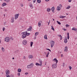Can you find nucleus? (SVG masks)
Returning a JSON list of instances; mask_svg holds the SVG:
<instances>
[{"label":"nucleus","mask_w":77,"mask_h":77,"mask_svg":"<svg viewBox=\"0 0 77 77\" xmlns=\"http://www.w3.org/2000/svg\"><path fill=\"white\" fill-rule=\"evenodd\" d=\"M22 34V39H24V38H26V32H22L21 35Z\"/></svg>","instance_id":"obj_1"},{"label":"nucleus","mask_w":77,"mask_h":77,"mask_svg":"<svg viewBox=\"0 0 77 77\" xmlns=\"http://www.w3.org/2000/svg\"><path fill=\"white\" fill-rule=\"evenodd\" d=\"M6 75L5 76L7 77L9 74H10V71L8 69H7L5 70Z\"/></svg>","instance_id":"obj_2"},{"label":"nucleus","mask_w":77,"mask_h":77,"mask_svg":"<svg viewBox=\"0 0 77 77\" xmlns=\"http://www.w3.org/2000/svg\"><path fill=\"white\" fill-rule=\"evenodd\" d=\"M33 63H31L30 65H28L27 68L28 69H30L33 67Z\"/></svg>","instance_id":"obj_3"},{"label":"nucleus","mask_w":77,"mask_h":77,"mask_svg":"<svg viewBox=\"0 0 77 77\" xmlns=\"http://www.w3.org/2000/svg\"><path fill=\"white\" fill-rule=\"evenodd\" d=\"M5 42H9V41H10V38L8 37H5Z\"/></svg>","instance_id":"obj_4"},{"label":"nucleus","mask_w":77,"mask_h":77,"mask_svg":"<svg viewBox=\"0 0 77 77\" xmlns=\"http://www.w3.org/2000/svg\"><path fill=\"white\" fill-rule=\"evenodd\" d=\"M27 43V41L26 40H24L22 42V44L23 45H26Z\"/></svg>","instance_id":"obj_5"},{"label":"nucleus","mask_w":77,"mask_h":77,"mask_svg":"<svg viewBox=\"0 0 77 77\" xmlns=\"http://www.w3.org/2000/svg\"><path fill=\"white\" fill-rule=\"evenodd\" d=\"M19 16V14H17L15 15H14V18L15 20H17L18 18V17Z\"/></svg>","instance_id":"obj_6"},{"label":"nucleus","mask_w":77,"mask_h":77,"mask_svg":"<svg viewBox=\"0 0 77 77\" xmlns=\"http://www.w3.org/2000/svg\"><path fill=\"white\" fill-rule=\"evenodd\" d=\"M54 41H52L51 42V48H52L54 46Z\"/></svg>","instance_id":"obj_7"},{"label":"nucleus","mask_w":77,"mask_h":77,"mask_svg":"<svg viewBox=\"0 0 77 77\" xmlns=\"http://www.w3.org/2000/svg\"><path fill=\"white\" fill-rule=\"evenodd\" d=\"M52 67L53 68H56L57 67V64H54L52 65Z\"/></svg>","instance_id":"obj_8"},{"label":"nucleus","mask_w":77,"mask_h":77,"mask_svg":"<svg viewBox=\"0 0 77 77\" xmlns=\"http://www.w3.org/2000/svg\"><path fill=\"white\" fill-rule=\"evenodd\" d=\"M14 17H12L11 18V23H14Z\"/></svg>","instance_id":"obj_9"},{"label":"nucleus","mask_w":77,"mask_h":77,"mask_svg":"<svg viewBox=\"0 0 77 77\" xmlns=\"http://www.w3.org/2000/svg\"><path fill=\"white\" fill-rule=\"evenodd\" d=\"M29 5L31 9H33V5L31 3H29Z\"/></svg>","instance_id":"obj_10"},{"label":"nucleus","mask_w":77,"mask_h":77,"mask_svg":"<svg viewBox=\"0 0 77 77\" xmlns=\"http://www.w3.org/2000/svg\"><path fill=\"white\" fill-rule=\"evenodd\" d=\"M32 26H29V28L28 29H27V32L31 31L32 30Z\"/></svg>","instance_id":"obj_11"},{"label":"nucleus","mask_w":77,"mask_h":77,"mask_svg":"<svg viewBox=\"0 0 77 77\" xmlns=\"http://www.w3.org/2000/svg\"><path fill=\"white\" fill-rule=\"evenodd\" d=\"M64 42L65 44H66V43L68 42V41L67 40V38H66V37L65 38V39H64Z\"/></svg>","instance_id":"obj_12"},{"label":"nucleus","mask_w":77,"mask_h":77,"mask_svg":"<svg viewBox=\"0 0 77 77\" xmlns=\"http://www.w3.org/2000/svg\"><path fill=\"white\" fill-rule=\"evenodd\" d=\"M33 55H28V57L29 59H32L33 58Z\"/></svg>","instance_id":"obj_13"},{"label":"nucleus","mask_w":77,"mask_h":77,"mask_svg":"<svg viewBox=\"0 0 77 77\" xmlns=\"http://www.w3.org/2000/svg\"><path fill=\"white\" fill-rule=\"evenodd\" d=\"M64 51H68V47L67 46L65 47Z\"/></svg>","instance_id":"obj_14"},{"label":"nucleus","mask_w":77,"mask_h":77,"mask_svg":"<svg viewBox=\"0 0 77 77\" xmlns=\"http://www.w3.org/2000/svg\"><path fill=\"white\" fill-rule=\"evenodd\" d=\"M25 35H26V36H29V35H30V33H27V32H25Z\"/></svg>","instance_id":"obj_15"},{"label":"nucleus","mask_w":77,"mask_h":77,"mask_svg":"<svg viewBox=\"0 0 77 77\" xmlns=\"http://www.w3.org/2000/svg\"><path fill=\"white\" fill-rule=\"evenodd\" d=\"M14 75L13 74H11L10 75H9L7 77H14Z\"/></svg>","instance_id":"obj_16"},{"label":"nucleus","mask_w":77,"mask_h":77,"mask_svg":"<svg viewBox=\"0 0 77 77\" xmlns=\"http://www.w3.org/2000/svg\"><path fill=\"white\" fill-rule=\"evenodd\" d=\"M51 10L53 12H54V7H52L51 9Z\"/></svg>","instance_id":"obj_17"},{"label":"nucleus","mask_w":77,"mask_h":77,"mask_svg":"<svg viewBox=\"0 0 77 77\" xmlns=\"http://www.w3.org/2000/svg\"><path fill=\"white\" fill-rule=\"evenodd\" d=\"M2 52H5V48L3 47L2 48Z\"/></svg>","instance_id":"obj_18"},{"label":"nucleus","mask_w":77,"mask_h":77,"mask_svg":"<svg viewBox=\"0 0 77 77\" xmlns=\"http://www.w3.org/2000/svg\"><path fill=\"white\" fill-rule=\"evenodd\" d=\"M53 60H55V61H56V64H57V62H58V60H57V59L56 58L54 59Z\"/></svg>","instance_id":"obj_19"},{"label":"nucleus","mask_w":77,"mask_h":77,"mask_svg":"<svg viewBox=\"0 0 77 77\" xmlns=\"http://www.w3.org/2000/svg\"><path fill=\"white\" fill-rule=\"evenodd\" d=\"M35 65L36 66H42L39 63H35Z\"/></svg>","instance_id":"obj_20"},{"label":"nucleus","mask_w":77,"mask_h":77,"mask_svg":"<svg viewBox=\"0 0 77 77\" xmlns=\"http://www.w3.org/2000/svg\"><path fill=\"white\" fill-rule=\"evenodd\" d=\"M66 17V16H60V18H65Z\"/></svg>","instance_id":"obj_21"},{"label":"nucleus","mask_w":77,"mask_h":77,"mask_svg":"<svg viewBox=\"0 0 77 77\" xmlns=\"http://www.w3.org/2000/svg\"><path fill=\"white\" fill-rule=\"evenodd\" d=\"M17 71L18 72H21V69H18L17 70Z\"/></svg>","instance_id":"obj_22"},{"label":"nucleus","mask_w":77,"mask_h":77,"mask_svg":"<svg viewBox=\"0 0 77 77\" xmlns=\"http://www.w3.org/2000/svg\"><path fill=\"white\" fill-rule=\"evenodd\" d=\"M77 29H76L75 28H73L72 29V30H74L75 31H77Z\"/></svg>","instance_id":"obj_23"},{"label":"nucleus","mask_w":77,"mask_h":77,"mask_svg":"<svg viewBox=\"0 0 77 77\" xmlns=\"http://www.w3.org/2000/svg\"><path fill=\"white\" fill-rule=\"evenodd\" d=\"M7 5V4H6V3L4 2L3 3L2 5L3 6H6Z\"/></svg>","instance_id":"obj_24"},{"label":"nucleus","mask_w":77,"mask_h":77,"mask_svg":"<svg viewBox=\"0 0 77 77\" xmlns=\"http://www.w3.org/2000/svg\"><path fill=\"white\" fill-rule=\"evenodd\" d=\"M4 1L6 3H9L10 2V0H4Z\"/></svg>","instance_id":"obj_25"},{"label":"nucleus","mask_w":77,"mask_h":77,"mask_svg":"<svg viewBox=\"0 0 77 77\" xmlns=\"http://www.w3.org/2000/svg\"><path fill=\"white\" fill-rule=\"evenodd\" d=\"M47 35L45 34V36H44L45 39H47Z\"/></svg>","instance_id":"obj_26"},{"label":"nucleus","mask_w":77,"mask_h":77,"mask_svg":"<svg viewBox=\"0 0 77 77\" xmlns=\"http://www.w3.org/2000/svg\"><path fill=\"white\" fill-rule=\"evenodd\" d=\"M50 11H51V9L50 8L47 9V12H50Z\"/></svg>","instance_id":"obj_27"},{"label":"nucleus","mask_w":77,"mask_h":77,"mask_svg":"<svg viewBox=\"0 0 77 77\" xmlns=\"http://www.w3.org/2000/svg\"><path fill=\"white\" fill-rule=\"evenodd\" d=\"M39 62L40 63V65L41 66H42V60H39Z\"/></svg>","instance_id":"obj_28"},{"label":"nucleus","mask_w":77,"mask_h":77,"mask_svg":"<svg viewBox=\"0 0 77 77\" xmlns=\"http://www.w3.org/2000/svg\"><path fill=\"white\" fill-rule=\"evenodd\" d=\"M49 53H50V52L49 51L48 52V53H47L46 55L47 57H48V55H49Z\"/></svg>","instance_id":"obj_29"},{"label":"nucleus","mask_w":77,"mask_h":77,"mask_svg":"<svg viewBox=\"0 0 77 77\" xmlns=\"http://www.w3.org/2000/svg\"><path fill=\"white\" fill-rule=\"evenodd\" d=\"M57 8H62V6L61 5H59V6H58Z\"/></svg>","instance_id":"obj_30"},{"label":"nucleus","mask_w":77,"mask_h":77,"mask_svg":"<svg viewBox=\"0 0 77 77\" xmlns=\"http://www.w3.org/2000/svg\"><path fill=\"white\" fill-rule=\"evenodd\" d=\"M37 2L38 3H40L41 2V0H37Z\"/></svg>","instance_id":"obj_31"},{"label":"nucleus","mask_w":77,"mask_h":77,"mask_svg":"<svg viewBox=\"0 0 77 77\" xmlns=\"http://www.w3.org/2000/svg\"><path fill=\"white\" fill-rule=\"evenodd\" d=\"M38 26L39 27H41V23H39V22L38 23Z\"/></svg>","instance_id":"obj_32"},{"label":"nucleus","mask_w":77,"mask_h":77,"mask_svg":"<svg viewBox=\"0 0 77 77\" xmlns=\"http://www.w3.org/2000/svg\"><path fill=\"white\" fill-rule=\"evenodd\" d=\"M33 42H31V43H30V46L31 47H32V45H33Z\"/></svg>","instance_id":"obj_33"},{"label":"nucleus","mask_w":77,"mask_h":77,"mask_svg":"<svg viewBox=\"0 0 77 77\" xmlns=\"http://www.w3.org/2000/svg\"><path fill=\"white\" fill-rule=\"evenodd\" d=\"M38 34H39V32H36L35 33V36H37V35H38Z\"/></svg>","instance_id":"obj_34"},{"label":"nucleus","mask_w":77,"mask_h":77,"mask_svg":"<svg viewBox=\"0 0 77 77\" xmlns=\"http://www.w3.org/2000/svg\"><path fill=\"white\" fill-rule=\"evenodd\" d=\"M19 52V50H17L14 52V53H17L18 52Z\"/></svg>","instance_id":"obj_35"},{"label":"nucleus","mask_w":77,"mask_h":77,"mask_svg":"<svg viewBox=\"0 0 77 77\" xmlns=\"http://www.w3.org/2000/svg\"><path fill=\"white\" fill-rule=\"evenodd\" d=\"M57 23L58 24H59V25H60V24H61V23L60 22L58 21L57 20Z\"/></svg>","instance_id":"obj_36"},{"label":"nucleus","mask_w":77,"mask_h":77,"mask_svg":"<svg viewBox=\"0 0 77 77\" xmlns=\"http://www.w3.org/2000/svg\"><path fill=\"white\" fill-rule=\"evenodd\" d=\"M51 30H53L54 31V28H53V27L52 26H51Z\"/></svg>","instance_id":"obj_37"},{"label":"nucleus","mask_w":77,"mask_h":77,"mask_svg":"<svg viewBox=\"0 0 77 77\" xmlns=\"http://www.w3.org/2000/svg\"><path fill=\"white\" fill-rule=\"evenodd\" d=\"M10 39H11V40L13 41V40H14V38H12V37H10Z\"/></svg>","instance_id":"obj_38"},{"label":"nucleus","mask_w":77,"mask_h":77,"mask_svg":"<svg viewBox=\"0 0 77 77\" xmlns=\"http://www.w3.org/2000/svg\"><path fill=\"white\" fill-rule=\"evenodd\" d=\"M70 7H71V6H68V7L66 8V9H69V8H70Z\"/></svg>","instance_id":"obj_39"},{"label":"nucleus","mask_w":77,"mask_h":77,"mask_svg":"<svg viewBox=\"0 0 77 77\" xmlns=\"http://www.w3.org/2000/svg\"><path fill=\"white\" fill-rule=\"evenodd\" d=\"M58 9H57V11H60V9H61V8H57Z\"/></svg>","instance_id":"obj_40"},{"label":"nucleus","mask_w":77,"mask_h":77,"mask_svg":"<svg viewBox=\"0 0 77 77\" xmlns=\"http://www.w3.org/2000/svg\"><path fill=\"white\" fill-rule=\"evenodd\" d=\"M69 69L71 70L72 69V67L71 66H69Z\"/></svg>","instance_id":"obj_41"},{"label":"nucleus","mask_w":77,"mask_h":77,"mask_svg":"<svg viewBox=\"0 0 77 77\" xmlns=\"http://www.w3.org/2000/svg\"><path fill=\"white\" fill-rule=\"evenodd\" d=\"M5 28L4 27L3 28L2 30L4 32L5 31Z\"/></svg>","instance_id":"obj_42"},{"label":"nucleus","mask_w":77,"mask_h":77,"mask_svg":"<svg viewBox=\"0 0 77 77\" xmlns=\"http://www.w3.org/2000/svg\"><path fill=\"white\" fill-rule=\"evenodd\" d=\"M65 63H63V67L65 66Z\"/></svg>","instance_id":"obj_43"},{"label":"nucleus","mask_w":77,"mask_h":77,"mask_svg":"<svg viewBox=\"0 0 77 77\" xmlns=\"http://www.w3.org/2000/svg\"><path fill=\"white\" fill-rule=\"evenodd\" d=\"M20 5L21 7H23V4H20Z\"/></svg>","instance_id":"obj_44"},{"label":"nucleus","mask_w":77,"mask_h":77,"mask_svg":"<svg viewBox=\"0 0 77 77\" xmlns=\"http://www.w3.org/2000/svg\"><path fill=\"white\" fill-rule=\"evenodd\" d=\"M17 75H18V76H20V73H17Z\"/></svg>","instance_id":"obj_45"},{"label":"nucleus","mask_w":77,"mask_h":77,"mask_svg":"<svg viewBox=\"0 0 77 77\" xmlns=\"http://www.w3.org/2000/svg\"><path fill=\"white\" fill-rule=\"evenodd\" d=\"M46 50H48L49 51H50L51 52V50H50V49H46Z\"/></svg>","instance_id":"obj_46"},{"label":"nucleus","mask_w":77,"mask_h":77,"mask_svg":"<svg viewBox=\"0 0 77 77\" xmlns=\"http://www.w3.org/2000/svg\"><path fill=\"white\" fill-rule=\"evenodd\" d=\"M25 75H27V74H29V73L26 72V73H25Z\"/></svg>","instance_id":"obj_47"},{"label":"nucleus","mask_w":77,"mask_h":77,"mask_svg":"<svg viewBox=\"0 0 77 77\" xmlns=\"http://www.w3.org/2000/svg\"><path fill=\"white\" fill-rule=\"evenodd\" d=\"M36 0H33V3H35V2H36Z\"/></svg>","instance_id":"obj_48"},{"label":"nucleus","mask_w":77,"mask_h":77,"mask_svg":"<svg viewBox=\"0 0 77 77\" xmlns=\"http://www.w3.org/2000/svg\"><path fill=\"white\" fill-rule=\"evenodd\" d=\"M63 30H64V31H66V29L65 28H63Z\"/></svg>","instance_id":"obj_49"},{"label":"nucleus","mask_w":77,"mask_h":77,"mask_svg":"<svg viewBox=\"0 0 77 77\" xmlns=\"http://www.w3.org/2000/svg\"><path fill=\"white\" fill-rule=\"evenodd\" d=\"M62 36L60 37V40H62Z\"/></svg>","instance_id":"obj_50"},{"label":"nucleus","mask_w":77,"mask_h":77,"mask_svg":"<svg viewBox=\"0 0 77 77\" xmlns=\"http://www.w3.org/2000/svg\"><path fill=\"white\" fill-rule=\"evenodd\" d=\"M58 36H59V37H61V36H62V35H58Z\"/></svg>","instance_id":"obj_51"},{"label":"nucleus","mask_w":77,"mask_h":77,"mask_svg":"<svg viewBox=\"0 0 77 77\" xmlns=\"http://www.w3.org/2000/svg\"><path fill=\"white\" fill-rule=\"evenodd\" d=\"M67 38L68 39H69V36H67Z\"/></svg>","instance_id":"obj_52"},{"label":"nucleus","mask_w":77,"mask_h":77,"mask_svg":"<svg viewBox=\"0 0 77 77\" xmlns=\"http://www.w3.org/2000/svg\"><path fill=\"white\" fill-rule=\"evenodd\" d=\"M5 12H7L8 11V10L6 9H5Z\"/></svg>","instance_id":"obj_53"},{"label":"nucleus","mask_w":77,"mask_h":77,"mask_svg":"<svg viewBox=\"0 0 77 77\" xmlns=\"http://www.w3.org/2000/svg\"><path fill=\"white\" fill-rule=\"evenodd\" d=\"M66 27H68L69 26V25L67 24L66 25Z\"/></svg>","instance_id":"obj_54"},{"label":"nucleus","mask_w":77,"mask_h":77,"mask_svg":"<svg viewBox=\"0 0 77 77\" xmlns=\"http://www.w3.org/2000/svg\"><path fill=\"white\" fill-rule=\"evenodd\" d=\"M45 1L46 2H49V1H50V0H45Z\"/></svg>","instance_id":"obj_55"},{"label":"nucleus","mask_w":77,"mask_h":77,"mask_svg":"<svg viewBox=\"0 0 77 77\" xmlns=\"http://www.w3.org/2000/svg\"><path fill=\"white\" fill-rule=\"evenodd\" d=\"M44 54L45 55L46 54H47V53H46V52H44Z\"/></svg>","instance_id":"obj_56"},{"label":"nucleus","mask_w":77,"mask_h":77,"mask_svg":"<svg viewBox=\"0 0 77 77\" xmlns=\"http://www.w3.org/2000/svg\"><path fill=\"white\" fill-rule=\"evenodd\" d=\"M69 2H71V0H69Z\"/></svg>","instance_id":"obj_57"},{"label":"nucleus","mask_w":77,"mask_h":77,"mask_svg":"<svg viewBox=\"0 0 77 77\" xmlns=\"http://www.w3.org/2000/svg\"><path fill=\"white\" fill-rule=\"evenodd\" d=\"M23 58H24V59H26V57H25V56H24L23 57Z\"/></svg>","instance_id":"obj_58"},{"label":"nucleus","mask_w":77,"mask_h":77,"mask_svg":"<svg viewBox=\"0 0 77 77\" xmlns=\"http://www.w3.org/2000/svg\"><path fill=\"white\" fill-rule=\"evenodd\" d=\"M61 53V52H60L58 51V54H60Z\"/></svg>","instance_id":"obj_59"},{"label":"nucleus","mask_w":77,"mask_h":77,"mask_svg":"<svg viewBox=\"0 0 77 77\" xmlns=\"http://www.w3.org/2000/svg\"><path fill=\"white\" fill-rule=\"evenodd\" d=\"M67 36H69V33H68V32L67 33Z\"/></svg>","instance_id":"obj_60"},{"label":"nucleus","mask_w":77,"mask_h":77,"mask_svg":"<svg viewBox=\"0 0 77 77\" xmlns=\"http://www.w3.org/2000/svg\"><path fill=\"white\" fill-rule=\"evenodd\" d=\"M50 20H49V22L48 23V25H49V24H50Z\"/></svg>","instance_id":"obj_61"},{"label":"nucleus","mask_w":77,"mask_h":77,"mask_svg":"<svg viewBox=\"0 0 77 77\" xmlns=\"http://www.w3.org/2000/svg\"><path fill=\"white\" fill-rule=\"evenodd\" d=\"M2 74H4V73L3 72H2Z\"/></svg>","instance_id":"obj_62"},{"label":"nucleus","mask_w":77,"mask_h":77,"mask_svg":"<svg viewBox=\"0 0 77 77\" xmlns=\"http://www.w3.org/2000/svg\"><path fill=\"white\" fill-rule=\"evenodd\" d=\"M20 20H22V18H20Z\"/></svg>","instance_id":"obj_63"},{"label":"nucleus","mask_w":77,"mask_h":77,"mask_svg":"<svg viewBox=\"0 0 77 77\" xmlns=\"http://www.w3.org/2000/svg\"><path fill=\"white\" fill-rule=\"evenodd\" d=\"M1 44V40H0V44Z\"/></svg>","instance_id":"obj_64"}]
</instances>
